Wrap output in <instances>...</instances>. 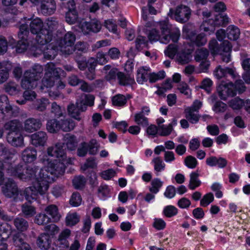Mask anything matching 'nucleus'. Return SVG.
Listing matches in <instances>:
<instances>
[{
    "label": "nucleus",
    "mask_w": 250,
    "mask_h": 250,
    "mask_svg": "<svg viewBox=\"0 0 250 250\" xmlns=\"http://www.w3.org/2000/svg\"><path fill=\"white\" fill-rule=\"evenodd\" d=\"M190 180L188 184V188L191 190H194L201 184V182L199 179V173L198 170L192 172L190 175Z\"/></svg>",
    "instance_id": "72a5a7b5"
},
{
    "label": "nucleus",
    "mask_w": 250,
    "mask_h": 250,
    "mask_svg": "<svg viewBox=\"0 0 250 250\" xmlns=\"http://www.w3.org/2000/svg\"><path fill=\"white\" fill-rule=\"evenodd\" d=\"M41 13L44 15H50L54 13L56 4L54 0H43L41 4Z\"/></svg>",
    "instance_id": "6ab92c4d"
},
{
    "label": "nucleus",
    "mask_w": 250,
    "mask_h": 250,
    "mask_svg": "<svg viewBox=\"0 0 250 250\" xmlns=\"http://www.w3.org/2000/svg\"><path fill=\"white\" fill-rule=\"evenodd\" d=\"M65 143L68 149L73 150L76 148L77 142L74 136L68 135L65 137Z\"/></svg>",
    "instance_id": "603ef678"
},
{
    "label": "nucleus",
    "mask_w": 250,
    "mask_h": 250,
    "mask_svg": "<svg viewBox=\"0 0 250 250\" xmlns=\"http://www.w3.org/2000/svg\"><path fill=\"white\" fill-rule=\"evenodd\" d=\"M184 163L188 167L194 169L197 166L198 161L195 157L189 155L185 158Z\"/></svg>",
    "instance_id": "4d7b16f0"
},
{
    "label": "nucleus",
    "mask_w": 250,
    "mask_h": 250,
    "mask_svg": "<svg viewBox=\"0 0 250 250\" xmlns=\"http://www.w3.org/2000/svg\"><path fill=\"white\" fill-rule=\"evenodd\" d=\"M2 192L5 197L15 198L19 194V189L16 182L11 179H8L3 184Z\"/></svg>",
    "instance_id": "4468645a"
},
{
    "label": "nucleus",
    "mask_w": 250,
    "mask_h": 250,
    "mask_svg": "<svg viewBox=\"0 0 250 250\" xmlns=\"http://www.w3.org/2000/svg\"><path fill=\"white\" fill-rule=\"evenodd\" d=\"M40 176L37 178V182H33L32 186L26 188L23 191V195L26 200L31 202L32 200L35 199L36 196L39 193L44 194L48 190L49 186L47 182L41 181Z\"/></svg>",
    "instance_id": "39448f33"
},
{
    "label": "nucleus",
    "mask_w": 250,
    "mask_h": 250,
    "mask_svg": "<svg viewBox=\"0 0 250 250\" xmlns=\"http://www.w3.org/2000/svg\"><path fill=\"white\" fill-rule=\"evenodd\" d=\"M28 21L29 22V30L31 33L37 35L36 40L39 44H41L42 41V31L44 30V23L42 20L39 18L35 19L30 18Z\"/></svg>",
    "instance_id": "f8f14e48"
},
{
    "label": "nucleus",
    "mask_w": 250,
    "mask_h": 250,
    "mask_svg": "<svg viewBox=\"0 0 250 250\" xmlns=\"http://www.w3.org/2000/svg\"><path fill=\"white\" fill-rule=\"evenodd\" d=\"M159 25L162 30V38L161 42L163 43H167L171 39L173 42H176L179 40L180 32L179 30H176L172 32H170L167 25L160 22Z\"/></svg>",
    "instance_id": "ddd939ff"
},
{
    "label": "nucleus",
    "mask_w": 250,
    "mask_h": 250,
    "mask_svg": "<svg viewBox=\"0 0 250 250\" xmlns=\"http://www.w3.org/2000/svg\"><path fill=\"white\" fill-rule=\"evenodd\" d=\"M40 44L41 45V49L42 51L44 57L45 59L52 60L57 55V51L53 48V46L51 44H47V43Z\"/></svg>",
    "instance_id": "393cba45"
},
{
    "label": "nucleus",
    "mask_w": 250,
    "mask_h": 250,
    "mask_svg": "<svg viewBox=\"0 0 250 250\" xmlns=\"http://www.w3.org/2000/svg\"><path fill=\"white\" fill-rule=\"evenodd\" d=\"M119 83L123 86L132 85L135 83L133 77L130 75H125L122 72H120L118 77Z\"/></svg>",
    "instance_id": "f704fd0d"
},
{
    "label": "nucleus",
    "mask_w": 250,
    "mask_h": 250,
    "mask_svg": "<svg viewBox=\"0 0 250 250\" xmlns=\"http://www.w3.org/2000/svg\"><path fill=\"white\" fill-rule=\"evenodd\" d=\"M100 148V144L96 140L91 139L88 143L83 142L77 149V154L80 157L85 156L87 152L90 155H95Z\"/></svg>",
    "instance_id": "6e6552de"
},
{
    "label": "nucleus",
    "mask_w": 250,
    "mask_h": 250,
    "mask_svg": "<svg viewBox=\"0 0 250 250\" xmlns=\"http://www.w3.org/2000/svg\"><path fill=\"white\" fill-rule=\"evenodd\" d=\"M7 141L12 146L16 147H23V137L20 131L9 132L7 136Z\"/></svg>",
    "instance_id": "a211bd4d"
},
{
    "label": "nucleus",
    "mask_w": 250,
    "mask_h": 250,
    "mask_svg": "<svg viewBox=\"0 0 250 250\" xmlns=\"http://www.w3.org/2000/svg\"><path fill=\"white\" fill-rule=\"evenodd\" d=\"M134 121L137 125L142 126H146L148 125V119L143 112H139L135 115Z\"/></svg>",
    "instance_id": "864d4df0"
},
{
    "label": "nucleus",
    "mask_w": 250,
    "mask_h": 250,
    "mask_svg": "<svg viewBox=\"0 0 250 250\" xmlns=\"http://www.w3.org/2000/svg\"><path fill=\"white\" fill-rule=\"evenodd\" d=\"M240 34L239 29L234 25H229L227 29V37L231 40H236L239 37Z\"/></svg>",
    "instance_id": "e433bc0d"
},
{
    "label": "nucleus",
    "mask_w": 250,
    "mask_h": 250,
    "mask_svg": "<svg viewBox=\"0 0 250 250\" xmlns=\"http://www.w3.org/2000/svg\"><path fill=\"white\" fill-rule=\"evenodd\" d=\"M79 27L84 34H88L91 32L90 23L82 20L79 22Z\"/></svg>",
    "instance_id": "774afa93"
},
{
    "label": "nucleus",
    "mask_w": 250,
    "mask_h": 250,
    "mask_svg": "<svg viewBox=\"0 0 250 250\" xmlns=\"http://www.w3.org/2000/svg\"><path fill=\"white\" fill-rule=\"evenodd\" d=\"M220 16L221 15L219 14L215 17L214 20L209 19L208 21H205L201 26V29L206 32H209V34L213 33L215 26L223 25L222 21L219 18Z\"/></svg>",
    "instance_id": "f3484780"
},
{
    "label": "nucleus",
    "mask_w": 250,
    "mask_h": 250,
    "mask_svg": "<svg viewBox=\"0 0 250 250\" xmlns=\"http://www.w3.org/2000/svg\"><path fill=\"white\" fill-rule=\"evenodd\" d=\"M227 109V105L220 101L216 102L212 107V110L216 113L224 112Z\"/></svg>",
    "instance_id": "bf43d9fd"
},
{
    "label": "nucleus",
    "mask_w": 250,
    "mask_h": 250,
    "mask_svg": "<svg viewBox=\"0 0 250 250\" xmlns=\"http://www.w3.org/2000/svg\"><path fill=\"white\" fill-rule=\"evenodd\" d=\"M206 164L210 167L218 166L220 168H223L227 164V160L223 158H217L215 156H211L207 158Z\"/></svg>",
    "instance_id": "cd10ccee"
},
{
    "label": "nucleus",
    "mask_w": 250,
    "mask_h": 250,
    "mask_svg": "<svg viewBox=\"0 0 250 250\" xmlns=\"http://www.w3.org/2000/svg\"><path fill=\"white\" fill-rule=\"evenodd\" d=\"M75 41V34L71 32H68L57 41V50L64 55H69L72 54L74 51V44Z\"/></svg>",
    "instance_id": "423d86ee"
},
{
    "label": "nucleus",
    "mask_w": 250,
    "mask_h": 250,
    "mask_svg": "<svg viewBox=\"0 0 250 250\" xmlns=\"http://www.w3.org/2000/svg\"><path fill=\"white\" fill-rule=\"evenodd\" d=\"M28 25L27 24L21 25L18 33L19 41L16 46V51L17 53H23L27 49L28 46Z\"/></svg>",
    "instance_id": "1a4fd4ad"
},
{
    "label": "nucleus",
    "mask_w": 250,
    "mask_h": 250,
    "mask_svg": "<svg viewBox=\"0 0 250 250\" xmlns=\"http://www.w3.org/2000/svg\"><path fill=\"white\" fill-rule=\"evenodd\" d=\"M166 76L165 72L161 70L157 73H150L149 75V81L150 83H154L158 80L163 79Z\"/></svg>",
    "instance_id": "5fc2aeb1"
},
{
    "label": "nucleus",
    "mask_w": 250,
    "mask_h": 250,
    "mask_svg": "<svg viewBox=\"0 0 250 250\" xmlns=\"http://www.w3.org/2000/svg\"><path fill=\"white\" fill-rule=\"evenodd\" d=\"M45 75L42 81V84L41 86V89L43 91L44 88H48L52 87L55 83V80L63 72V71L60 68L56 67L55 64L52 62L48 63L45 66Z\"/></svg>",
    "instance_id": "20e7f679"
},
{
    "label": "nucleus",
    "mask_w": 250,
    "mask_h": 250,
    "mask_svg": "<svg viewBox=\"0 0 250 250\" xmlns=\"http://www.w3.org/2000/svg\"><path fill=\"white\" fill-rule=\"evenodd\" d=\"M60 129L65 132L73 130L75 126V122L70 119L61 120L60 121Z\"/></svg>",
    "instance_id": "ea45409f"
},
{
    "label": "nucleus",
    "mask_w": 250,
    "mask_h": 250,
    "mask_svg": "<svg viewBox=\"0 0 250 250\" xmlns=\"http://www.w3.org/2000/svg\"><path fill=\"white\" fill-rule=\"evenodd\" d=\"M163 212L166 216L167 217H171L177 214L178 209L174 206L169 205L165 208Z\"/></svg>",
    "instance_id": "0e129e2a"
},
{
    "label": "nucleus",
    "mask_w": 250,
    "mask_h": 250,
    "mask_svg": "<svg viewBox=\"0 0 250 250\" xmlns=\"http://www.w3.org/2000/svg\"><path fill=\"white\" fill-rule=\"evenodd\" d=\"M179 22H187L191 15V10L187 6L181 5L177 7L175 11L170 9L169 15Z\"/></svg>",
    "instance_id": "9d476101"
},
{
    "label": "nucleus",
    "mask_w": 250,
    "mask_h": 250,
    "mask_svg": "<svg viewBox=\"0 0 250 250\" xmlns=\"http://www.w3.org/2000/svg\"><path fill=\"white\" fill-rule=\"evenodd\" d=\"M80 216L76 212L69 213L65 218L66 225L68 226H73L80 221Z\"/></svg>",
    "instance_id": "79ce46f5"
},
{
    "label": "nucleus",
    "mask_w": 250,
    "mask_h": 250,
    "mask_svg": "<svg viewBox=\"0 0 250 250\" xmlns=\"http://www.w3.org/2000/svg\"><path fill=\"white\" fill-rule=\"evenodd\" d=\"M178 50L176 45L170 44L167 46V49L165 51V53L166 55L172 59L176 54H177Z\"/></svg>",
    "instance_id": "052dcab7"
},
{
    "label": "nucleus",
    "mask_w": 250,
    "mask_h": 250,
    "mask_svg": "<svg viewBox=\"0 0 250 250\" xmlns=\"http://www.w3.org/2000/svg\"><path fill=\"white\" fill-rule=\"evenodd\" d=\"M231 50V46L230 42L228 41H224L220 46V52L218 53V54L221 55L223 62L228 63L230 61Z\"/></svg>",
    "instance_id": "aec40b11"
},
{
    "label": "nucleus",
    "mask_w": 250,
    "mask_h": 250,
    "mask_svg": "<svg viewBox=\"0 0 250 250\" xmlns=\"http://www.w3.org/2000/svg\"><path fill=\"white\" fill-rule=\"evenodd\" d=\"M190 55L189 53L185 51H179L177 55V60L179 63L185 64L188 63L190 61Z\"/></svg>",
    "instance_id": "09e8293b"
},
{
    "label": "nucleus",
    "mask_w": 250,
    "mask_h": 250,
    "mask_svg": "<svg viewBox=\"0 0 250 250\" xmlns=\"http://www.w3.org/2000/svg\"><path fill=\"white\" fill-rule=\"evenodd\" d=\"M86 183L85 178L83 176H78L74 177L73 180V185L76 189H82Z\"/></svg>",
    "instance_id": "6e6d98bb"
},
{
    "label": "nucleus",
    "mask_w": 250,
    "mask_h": 250,
    "mask_svg": "<svg viewBox=\"0 0 250 250\" xmlns=\"http://www.w3.org/2000/svg\"><path fill=\"white\" fill-rule=\"evenodd\" d=\"M228 104L229 106L233 109H240L244 104L243 101L238 97L231 100Z\"/></svg>",
    "instance_id": "13d9d810"
},
{
    "label": "nucleus",
    "mask_w": 250,
    "mask_h": 250,
    "mask_svg": "<svg viewBox=\"0 0 250 250\" xmlns=\"http://www.w3.org/2000/svg\"><path fill=\"white\" fill-rule=\"evenodd\" d=\"M85 105L83 104V102H77L75 104H70L67 106L68 114L73 118L80 121L82 119L81 113L86 110Z\"/></svg>",
    "instance_id": "2eb2a0df"
},
{
    "label": "nucleus",
    "mask_w": 250,
    "mask_h": 250,
    "mask_svg": "<svg viewBox=\"0 0 250 250\" xmlns=\"http://www.w3.org/2000/svg\"><path fill=\"white\" fill-rule=\"evenodd\" d=\"M4 88L5 91L11 95H16L20 91L18 85L13 82H10L5 84Z\"/></svg>",
    "instance_id": "49530a36"
},
{
    "label": "nucleus",
    "mask_w": 250,
    "mask_h": 250,
    "mask_svg": "<svg viewBox=\"0 0 250 250\" xmlns=\"http://www.w3.org/2000/svg\"><path fill=\"white\" fill-rule=\"evenodd\" d=\"M209 53L208 50L205 48H201L195 51V60L197 62H201L207 60Z\"/></svg>",
    "instance_id": "8fccbe9b"
},
{
    "label": "nucleus",
    "mask_w": 250,
    "mask_h": 250,
    "mask_svg": "<svg viewBox=\"0 0 250 250\" xmlns=\"http://www.w3.org/2000/svg\"><path fill=\"white\" fill-rule=\"evenodd\" d=\"M43 70L41 65L35 64L31 69L26 71L21 80V86L25 89L36 87V81L41 78Z\"/></svg>",
    "instance_id": "7ed1b4c3"
},
{
    "label": "nucleus",
    "mask_w": 250,
    "mask_h": 250,
    "mask_svg": "<svg viewBox=\"0 0 250 250\" xmlns=\"http://www.w3.org/2000/svg\"><path fill=\"white\" fill-rule=\"evenodd\" d=\"M13 224L15 228L19 231H25L29 228L28 221L25 219L21 217L15 218L13 221Z\"/></svg>",
    "instance_id": "7c9ffc66"
},
{
    "label": "nucleus",
    "mask_w": 250,
    "mask_h": 250,
    "mask_svg": "<svg viewBox=\"0 0 250 250\" xmlns=\"http://www.w3.org/2000/svg\"><path fill=\"white\" fill-rule=\"evenodd\" d=\"M149 68L145 67L140 68L137 71V82L141 84L146 82L148 79L149 80Z\"/></svg>",
    "instance_id": "c756f323"
},
{
    "label": "nucleus",
    "mask_w": 250,
    "mask_h": 250,
    "mask_svg": "<svg viewBox=\"0 0 250 250\" xmlns=\"http://www.w3.org/2000/svg\"><path fill=\"white\" fill-rule=\"evenodd\" d=\"M45 24L47 28H44V30L42 32L41 44L48 43L51 41L53 37V32L59 27L58 21L54 17L48 18L45 21Z\"/></svg>",
    "instance_id": "0eeeda50"
},
{
    "label": "nucleus",
    "mask_w": 250,
    "mask_h": 250,
    "mask_svg": "<svg viewBox=\"0 0 250 250\" xmlns=\"http://www.w3.org/2000/svg\"><path fill=\"white\" fill-rule=\"evenodd\" d=\"M152 162L154 164V168L157 176L159 175V173L163 171L165 168V164L159 157L154 158Z\"/></svg>",
    "instance_id": "37998d69"
},
{
    "label": "nucleus",
    "mask_w": 250,
    "mask_h": 250,
    "mask_svg": "<svg viewBox=\"0 0 250 250\" xmlns=\"http://www.w3.org/2000/svg\"><path fill=\"white\" fill-rule=\"evenodd\" d=\"M188 37L197 46L204 45L207 42L206 35L204 33L196 35L194 32L191 31L189 32Z\"/></svg>",
    "instance_id": "b1692460"
},
{
    "label": "nucleus",
    "mask_w": 250,
    "mask_h": 250,
    "mask_svg": "<svg viewBox=\"0 0 250 250\" xmlns=\"http://www.w3.org/2000/svg\"><path fill=\"white\" fill-rule=\"evenodd\" d=\"M184 113L186 118L191 124L197 123L200 118L199 112L187 107L184 110Z\"/></svg>",
    "instance_id": "c85d7f7f"
},
{
    "label": "nucleus",
    "mask_w": 250,
    "mask_h": 250,
    "mask_svg": "<svg viewBox=\"0 0 250 250\" xmlns=\"http://www.w3.org/2000/svg\"><path fill=\"white\" fill-rule=\"evenodd\" d=\"M12 231V226L8 223L0 224V233L1 236L5 234L6 238H8Z\"/></svg>",
    "instance_id": "e2e57ef3"
},
{
    "label": "nucleus",
    "mask_w": 250,
    "mask_h": 250,
    "mask_svg": "<svg viewBox=\"0 0 250 250\" xmlns=\"http://www.w3.org/2000/svg\"><path fill=\"white\" fill-rule=\"evenodd\" d=\"M48 156L54 157L57 159L48 163L47 167L42 168L39 172L41 181L47 182L48 185L53 183L55 177L62 175L65 172L66 165L73 164L74 159L67 158L63 144L58 143L47 149Z\"/></svg>",
    "instance_id": "f257e3e1"
},
{
    "label": "nucleus",
    "mask_w": 250,
    "mask_h": 250,
    "mask_svg": "<svg viewBox=\"0 0 250 250\" xmlns=\"http://www.w3.org/2000/svg\"><path fill=\"white\" fill-rule=\"evenodd\" d=\"M46 128L50 133L58 132L60 130V121L55 119L49 120L46 124Z\"/></svg>",
    "instance_id": "de8ad7c7"
},
{
    "label": "nucleus",
    "mask_w": 250,
    "mask_h": 250,
    "mask_svg": "<svg viewBox=\"0 0 250 250\" xmlns=\"http://www.w3.org/2000/svg\"><path fill=\"white\" fill-rule=\"evenodd\" d=\"M46 213L50 216L54 222H58L61 218L58 207L55 205H50L46 207L44 209Z\"/></svg>",
    "instance_id": "a878e982"
},
{
    "label": "nucleus",
    "mask_w": 250,
    "mask_h": 250,
    "mask_svg": "<svg viewBox=\"0 0 250 250\" xmlns=\"http://www.w3.org/2000/svg\"><path fill=\"white\" fill-rule=\"evenodd\" d=\"M227 74H229L233 78L236 77L235 70L232 68L226 67L225 68H223L219 65L214 71V75L218 79H220L225 77Z\"/></svg>",
    "instance_id": "5701e85b"
},
{
    "label": "nucleus",
    "mask_w": 250,
    "mask_h": 250,
    "mask_svg": "<svg viewBox=\"0 0 250 250\" xmlns=\"http://www.w3.org/2000/svg\"><path fill=\"white\" fill-rule=\"evenodd\" d=\"M163 182L159 178H155L152 180L149 187V191L153 194H157L162 187Z\"/></svg>",
    "instance_id": "c03bdc74"
},
{
    "label": "nucleus",
    "mask_w": 250,
    "mask_h": 250,
    "mask_svg": "<svg viewBox=\"0 0 250 250\" xmlns=\"http://www.w3.org/2000/svg\"><path fill=\"white\" fill-rule=\"evenodd\" d=\"M71 234V231L69 229L63 230L59 234L57 243L58 245L62 248H68L69 244L67 239Z\"/></svg>",
    "instance_id": "bb28decb"
},
{
    "label": "nucleus",
    "mask_w": 250,
    "mask_h": 250,
    "mask_svg": "<svg viewBox=\"0 0 250 250\" xmlns=\"http://www.w3.org/2000/svg\"><path fill=\"white\" fill-rule=\"evenodd\" d=\"M51 222V218L45 213L38 214L34 220V222L39 225H44Z\"/></svg>",
    "instance_id": "3c124183"
},
{
    "label": "nucleus",
    "mask_w": 250,
    "mask_h": 250,
    "mask_svg": "<svg viewBox=\"0 0 250 250\" xmlns=\"http://www.w3.org/2000/svg\"><path fill=\"white\" fill-rule=\"evenodd\" d=\"M173 130L171 125H162L158 126L159 134L162 136H167L169 135Z\"/></svg>",
    "instance_id": "69168bd1"
},
{
    "label": "nucleus",
    "mask_w": 250,
    "mask_h": 250,
    "mask_svg": "<svg viewBox=\"0 0 250 250\" xmlns=\"http://www.w3.org/2000/svg\"><path fill=\"white\" fill-rule=\"evenodd\" d=\"M82 197L78 192H74L72 194L70 200V204L73 207H78L82 203Z\"/></svg>",
    "instance_id": "680f3d73"
},
{
    "label": "nucleus",
    "mask_w": 250,
    "mask_h": 250,
    "mask_svg": "<svg viewBox=\"0 0 250 250\" xmlns=\"http://www.w3.org/2000/svg\"><path fill=\"white\" fill-rule=\"evenodd\" d=\"M49 103L48 100L46 98L38 99L33 103V108L39 111H43Z\"/></svg>",
    "instance_id": "58836bf2"
},
{
    "label": "nucleus",
    "mask_w": 250,
    "mask_h": 250,
    "mask_svg": "<svg viewBox=\"0 0 250 250\" xmlns=\"http://www.w3.org/2000/svg\"><path fill=\"white\" fill-rule=\"evenodd\" d=\"M65 21L70 24H73L77 22H80L78 18V12L76 9L68 10L65 14Z\"/></svg>",
    "instance_id": "a19ab883"
},
{
    "label": "nucleus",
    "mask_w": 250,
    "mask_h": 250,
    "mask_svg": "<svg viewBox=\"0 0 250 250\" xmlns=\"http://www.w3.org/2000/svg\"><path fill=\"white\" fill-rule=\"evenodd\" d=\"M30 137L32 144L35 146H44L47 140L46 133L42 131L33 134Z\"/></svg>",
    "instance_id": "4be33fe9"
},
{
    "label": "nucleus",
    "mask_w": 250,
    "mask_h": 250,
    "mask_svg": "<svg viewBox=\"0 0 250 250\" xmlns=\"http://www.w3.org/2000/svg\"><path fill=\"white\" fill-rule=\"evenodd\" d=\"M21 211L25 218L33 217L36 214V208L28 203H25L21 205Z\"/></svg>",
    "instance_id": "2f4dec72"
},
{
    "label": "nucleus",
    "mask_w": 250,
    "mask_h": 250,
    "mask_svg": "<svg viewBox=\"0 0 250 250\" xmlns=\"http://www.w3.org/2000/svg\"><path fill=\"white\" fill-rule=\"evenodd\" d=\"M42 125V124L39 119L30 118L24 121L23 129L25 132L32 133L40 129Z\"/></svg>",
    "instance_id": "dca6fc26"
},
{
    "label": "nucleus",
    "mask_w": 250,
    "mask_h": 250,
    "mask_svg": "<svg viewBox=\"0 0 250 250\" xmlns=\"http://www.w3.org/2000/svg\"><path fill=\"white\" fill-rule=\"evenodd\" d=\"M21 157L24 163H31L37 159V151L32 147H28L22 151Z\"/></svg>",
    "instance_id": "412c9836"
},
{
    "label": "nucleus",
    "mask_w": 250,
    "mask_h": 250,
    "mask_svg": "<svg viewBox=\"0 0 250 250\" xmlns=\"http://www.w3.org/2000/svg\"><path fill=\"white\" fill-rule=\"evenodd\" d=\"M130 98L128 95L125 96L122 94H117L112 98V104L115 106H123L126 104L127 100Z\"/></svg>",
    "instance_id": "4c0bfd02"
},
{
    "label": "nucleus",
    "mask_w": 250,
    "mask_h": 250,
    "mask_svg": "<svg viewBox=\"0 0 250 250\" xmlns=\"http://www.w3.org/2000/svg\"><path fill=\"white\" fill-rule=\"evenodd\" d=\"M12 110V107L10 104L7 96L1 95L0 96V110L3 114L10 113Z\"/></svg>",
    "instance_id": "c9c22d12"
},
{
    "label": "nucleus",
    "mask_w": 250,
    "mask_h": 250,
    "mask_svg": "<svg viewBox=\"0 0 250 250\" xmlns=\"http://www.w3.org/2000/svg\"><path fill=\"white\" fill-rule=\"evenodd\" d=\"M44 230L46 232V234L49 236V235L54 236L57 234L59 232L60 229L56 225L50 224L45 226Z\"/></svg>",
    "instance_id": "338daca9"
},
{
    "label": "nucleus",
    "mask_w": 250,
    "mask_h": 250,
    "mask_svg": "<svg viewBox=\"0 0 250 250\" xmlns=\"http://www.w3.org/2000/svg\"><path fill=\"white\" fill-rule=\"evenodd\" d=\"M217 90L219 96L224 101L236 95V89H234V86L231 82H222L218 86Z\"/></svg>",
    "instance_id": "9b49d317"
},
{
    "label": "nucleus",
    "mask_w": 250,
    "mask_h": 250,
    "mask_svg": "<svg viewBox=\"0 0 250 250\" xmlns=\"http://www.w3.org/2000/svg\"><path fill=\"white\" fill-rule=\"evenodd\" d=\"M21 126V124L19 121L13 120L6 123L4 127L6 130H9L10 132H13L19 131V129Z\"/></svg>",
    "instance_id": "a18cd8bd"
},
{
    "label": "nucleus",
    "mask_w": 250,
    "mask_h": 250,
    "mask_svg": "<svg viewBox=\"0 0 250 250\" xmlns=\"http://www.w3.org/2000/svg\"><path fill=\"white\" fill-rule=\"evenodd\" d=\"M37 244L38 247L42 250H47L50 244L49 236L45 233H41L38 237Z\"/></svg>",
    "instance_id": "473e14b6"
},
{
    "label": "nucleus",
    "mask_w": 250,
    "mask_h": 250,
    "mask_svg": "<svg viewBox=\"0 0 250 250\" xmlns=\"http://www.w3.org/2000/svg\"><path fill=\"white\" fill-rule=\"evenodd\" d=\"M39 167L36 166H28L24 167L21 164L14 167L10 166L8 172L12 176L17 177L24 182H37L39 177Z\"/></svg>",
    "instance_id": "f03ea898"
}]
</instances>
